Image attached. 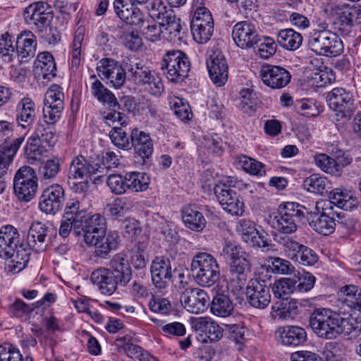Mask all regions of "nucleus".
<instances>
[{
	"instance_id": "obj_1",
	"label": "nucleus",
	"mask_w": 361,
	"mask_h": 361,
	"mask_svg": "<svg viewBox=\"0 0 361 361\" xmlns=\"http://www.w3.org/2000/svg\"><path fill=\"white\" fill-rule=\"evenodd\" d=\"M304 209L305 207L297 202L281 203L276 212L269 216V223L281 233L292 234L297 231L298 224L305 217Z\"/></svg>"
},
{
	"instance_id": "obj_2",
	"label": "nucleus",
	"mask_w": 361,
	"mask_h": 361,
	"mask_svg": "<svg viewBox=\"0 0 361 361\" xmlns=\"http://www.w3.org/2000/svg\"><path fill=\"white\" fill-rule=\"evenodd\" d=\"M190 272L195 281L202 287H211L220 276L216 259L207 252H198L192 259Z\"/></svg>"
},
{
	"instance_id": "obj_3",
	"label": "nucleus",
	"mask_w": 361,
	"mask_h": 361,
	"mask_svg": "<svg viewBox=\"0 0 361 361\" xmlns=\"http://www.w3.org/2000/svg\"><path fill=\"white\" fill-rule=\"evenodd\" d=\"M161 68L169 80L180 82L188 77L190 62L183 51L169 50L163 56Z\"/></svg>"
},
{
	"instance_id": "obj_4",
	"label": "nucleus",
	"mask_w": 361,
	"mask_h": 361,
	"mask_svg": "<svg viewBox=\"0 0 361 361\" xmlns=\"http://www.w3.org/2000/svg\"><path fill=\"white\" fill-rule=\"evenodd\" d=\"M309 323L313 332L318 337L329 340L337 338L338 314L330 309L315 310L310 314Z\"/></svg>"
},
{
	"instance_id": "obj_5",
	"label": "nucleus",
	"mask_w": 361,
	"mask_h": 361,
	"mask_svg": "<svg viewBox=\"0 0 361 361\" xmlns=\"http://www.w3.org/2000/svg\"><path fill=\"white\" fill-rule=\"evenodd\" d=\"M329 107L336 114L337 120L350 119L357 108L351 91L343 87H335L326 97Z\"/></svg>"
},
{
	"instance_id": "obj_6",
	"label": "nucleus",
	"mask_w": 361,
	"mask_h": 361,
	"mask_svg": "<svg viewBox=\"0 0 361 361\" xmlns=\"http://www.w3.org/2000/svg\"><path fill=\"white\" fill-rule=\"evenodd\" d=\"M37 178L32 168L29 166L20 167L13 178V190L20 201L29 202L37 190Z\"/></svg>"
},
{
	"instance_id": "obj_7",
	"label": "nucleus",
	"mask_w": 361,
	"mask_h": 361,
	"mask_svg": "<svg viewBox=\"0 0 361 361\" xmlns=\"http://www.w3.org/2000/svg\"><path fill=\"white\" fill-rule=\"evenodd\" d=\"M231 186H234V180L229 178L226 183L214 185V192L224 210L233 216H240L244 212V203Z\"/></svg>"
},
{
	"instance_id": "obj_8",
	"label": "nucleus",
	"mask_w": 361,
	"mask_h": 361,
	"mask_svg": "<svg viewBox=\"0 0 361 361\" xmlns=\"http://www.w3.org/2000/svg\"><path fill=\"white\" fill-rule=\"evenodd\" d=\"M106 168L102 166L99 158L93 160L92 158H87L79 155L75 157L70 165L68 178L71 179H84L85 177H91L97 175L94 178V182L103 178V174Z\"/></svg>"
},
{
	"instance_id": "obj_9",
	"label": "nucleus",
	"mask_w": 361,
	"mask_h": 361,
	"mask_svg": "<svg viewBox=\"0 0 361 361\" xmlns=\"http://www.w3.org/2000/svg\"><path fill=\"white\" fill-rule=\"evenodd\" d=\"M23 17L27 24L33 25L39 31H43L50 25L54 18V11L47 2L37 1L26 7Z\"/></svg>"
},
{
	"instance_id": "obj_10",
	"label": "nucleus",
	"mask_w": 361,
	"mask_h": 361,
	"mask_svg": "<svg viewBox=\"0 0 361 361\" xmlns=\"http://www.w3.org/2000/svg\"><path fill=\"white\" fill-rule=\"evenodd\" d=\"M247 302L253 307L266 308L271 302V290L265 281L253 279L249 281L246 288Z\"/></svg>"
},
{
	"instance_id": "obj_11",
	"label": "nucleus",
	"mask_w": 361,
	"mask_h": 361,
	"mask_svg": "<svg viewBox=\"0 0 361 361\" xmlns=\"http://www.w3.org/2000/svg\"><path fill=\"white\" fill-rule=\"evenodd\" d=\"M65 200L64 190L59 184L45 188L39 198V207L47 214H55L60 211Z\"/></svg>"
},
{
	"instance_id": "obj_12",
	"label": "nucleus",
	"mask_w": 361,
	"mask_h": 361,
	"mask_svg": "<svg viewBox=\"0 0 361 361\" xmlns=\"http://www.w3.org/2000/svg\"><path fill=\"white\" fill-rule=\"evenodd\" d=\"M99 63L100 65L97 68L99 75L106 79L112 87L116 89L121 87L126 79V71L118 61L108 58L102 59Z\"/></svg>"
},
{
	"instance_id": "obj_13",
	"label": "nucleus",
	"mask_w": 361,
	"mask_h": 361,
	"mask_svg": "<svg viewBox=\"0 0 361 361\" xmlns=\"http://www.w3.org/2000/svg\"><path fill=\"white\" fill-rule=\"evenodd\" d=\"M259 35L255 25L250 21H240L233 27V39L235 44L243 49L255 48Z\"/></svg>"
},
{
	"instance_id": "obj_14",
	"label": "nucleus",
	"mask_w": 361,
	"mask_h": 361,
	"mask_svg": "<svg viewBox=\"0 0 361 361\" xmlns=\"http://www.w3.org/2000/svg\"><path fill=\"white\" fill-rule=\"evenodd\" d=\"M259 75L264 84L272 89L286 87L291 79L290 72L286 68L268 64L262 67Z\"/></svg>"
},
{
	"instance_id": "obj_15",
	"label": "nucleus",
	"mask_w": 361,
	"mask_h": 361,
	"mask_svg": "<svg viewBox=\"0 0 361 361\" xmlns=\"http://www.w3.org/2000/svg\"><path fill=\"white\" fill-rule=\"evenodd\" d=\"M106 220L99 214H94L90 217H85L80 231L82 233L84 242L89 245L97 244L99 238L106 232Z\"/></svg>"
},
{
	"instance_id": "obj_16",
	"label": "nucleus",
	"mask_w": 361,
	"mask_h": 361,
	"mask_svg": "<svg viewBox=\"0 0 361 361\" xmlns=\"http://www.w3.org/2000/svg\"><path fill=\"white\" fill-rule=\"evenodd\" d=\"M209 77L216 87L224 86L228 80V65L224 54L213 51L207 61Z\"/></svg>"
},
{
	"instance_id": "obj_17",
	"label": "nucleus",
	"mask_w": 361,
	"mask_h": 361,
	"mask_svg": "<svg viewBox=\"0 0 361 361\" xmlns=\"http://www.w3.org/2000/svg\"><path fill=\"white\" fill-rule=\"evenodd\" d=\"M180 300L187 311L200 314L206 309L209 299L204 290L199 288H188L183 292Z\"/></svg>"
},
{
	"instance_id": "obj_18",
	"label": "nucleus",
	"mask_w": 361,
	"mask_h": 361,
	"mask_svg": "<svg viewBox=\"0 0 361 361\" xmlns=\"http://www.w3.org/2000/svg\"><path fill=\"white\" fill-rule=\"evenodd\" d=\"M128 0H115L114 9L118 17L127 25L142 27L146 21L145 14L137 8L129 4Z\"/></svg>"
},
{
	"instance_id": "obj_19",
	"label": "nucleus",
	"mask_w": 361,
	"mask_h": 361,
	"mask_svg": "<svg viewBox=\"0 0 361 361\" xmlns=\"http://www.w3.org/2000/svg\"><path fill=\"white\" fill-rule=\"evenodd\" d=\"M107 270L120 286H126L132 279V269L127 259V255L123 252L114 255L109 262V268Z\"/></svg>"
},
{
	"instance_id": "obj_20",
	"label": "nucleus",
	"mask_w": 361,
	"mask_h": 361,
	"mask_svg": "<svg viewBox=\"0 0 361 361\" xmlns=\"http://www.w3.org/2000/svg\"><path fill=\"white\" fill-rule=\"evenodd\" d=\"M150 272L153 284L159 289L166 288L172 277L170 260L163 256L156 257L152 262Z\"/></svg>"
},
{
	"instance_id": "obj_21",
	"label": "nucleus",
	"mask_w": 361,
	"mask_h": 361,
	"mask_svg": "<svg viewBox=\"0 0 361 361\" xmlns=\"http://www.w3.org/2000/svg\"><path fill=\"white\" fill-rule=\"evenodd\" d=\"M50 228L44 224L37 221L32 224L27 236V246L36 252H41L46 250L49 235Z\"/></svg>"
},
{
	"instance_id": "obj_22",
	"label": "nucleus",
	"mask_w": 361,
	"mask_h": 361,
	"mask_svg": "<svg viewBox=\"0 0 361 361\" xmlns=\"http://www.w3.org/2000/svg\"><path fill=\"white\" fill-rule=\"evenodd\" d=\"M278 341L283 345L297 347L307 341V333L304 328L298 326H284L275 333Z\"/></svg>"
},
{
	"instance_id": "obj_23",
	"label": "nucleus",
	"mask_w": 361,
	"mask_h": 361,
	"mask_svg": "<svg viewBox=\"0 0 361 361\" xmlns=\"http://www.w3.org/2000/svg\"><path fill=\"white\" fill-rule=\"evenodd\" d=\"M20 235L18 230L11 225L0 229V257L8 259L13 257L15 250L19 243Z\"/></svg>"
},
{
	"instance_id": "obj_24",
	"label": "nucleus",
	"mask_w": 361,
	"mask_h": 361,
	"mask_svg": "<svg viewBox=\"0 0 361 361\" xmlns=\"http://www.w3.org/2000/svg\"><path fill=\"white\" fill-rule=\"evenodd\" d=\"M36 47V37L31 31L21 32L16 42V53L20 61L26 62L33 58L35 55Z\"/></svg>"
},
{
	"instance_id": "obj_25",
	"label": "nucleus",
	"mask_w": 361,
	"mask_h": 361,
	"mask_svg": "<svg viewBox=\"0 0 361 361\" xmlns=\"http://www.w3.org/2000/svg\"><path fill=\"white\" fill-rule=\"evenodd\" d=\"M336 212L327 213L322 209L319 214H314L310 221V227L319 234L329 235L335 231L336 223L335 219Z\"/></svg>"
},
{
	"instance_id": "obj_26",
	"label": "nucleus",
	"mask_w": 361,
	"mask_h": 361,
	"mask_svg": "<svg viewBox=\"0 0 361 361\" xmlns=\"http://www.w3.org/2000/svg\"><path fill=\"white\" fill-rule=\"evenodd\" d=\"M131 148L134 147L135 154L143 161L148 159L153 153V143L149 134L134 128L130 135Z\"/></svg>"
},
{
	"instance_id": "obj_27",
	"label": "nucleus",
	"mask_w": 361,
	"mask_h": 361,
	"mask_svg": "<svg viewBox=\"0 0 361 361\" xmlns=\"http://www.w3.org/2000/svg\"><path fill=\"white\" fill-rule=\"evenodd\" d=\"M90 279L95 284L100 293L103 295H111L120 285L115 280L109 271L105 268L98 269L94 271Z\"/></svg>"
},
{
	"instance_id": "obj_28",
	"label": "nucleus",
	"mask_w": 361,
	"mask_h": 361,
	"mask_svg": "<svg viewBox=\"0 0 361 361\" xmlns=\"http://www.w3.org/2000/svg\"><path fill=\"white\" fill-rule=\"evenodd\" d=\"M192 327L205 335L204 341L208 339L210 342H216L223 336L224 329L209 317L197 319L193 322Z\"/></svg>"
},
{
	"instance_id": "obj_29",
	"label": "nucleus",
	"mask_w": 361,
	"mask_h": 361,
	"mask_svg": "<svg viewBox=\"0 0 361 361\" xmlns=\"http://www.w3.org/2000/svg\"><path fill=\"white\" fill-rule=\"evenodd\" d=\"M16 121L23 128L30 126L34 121L36 111L35 104L29 97L23 98L16 107Z\"/></svg>"
},
{
	"instance_id": "obj_30",
	"label": "nucleus",
	"mask_w": 361,
	"mask_h": 361,
	"mask_svg": "<svg viewBox=\"0 0 361 361\" xmlns=\"http://www.w3.org/2000/svg\"><path fill=\"white\" fill-rule=\"evenodd\" d=\"M361 11L356 8H345L338 13V17L334 23L335 29L343 36H347L351 32L354 22Z\"/></svg>"
},
{
	"instance_id": "obj_31",
	"label": "nucleus",
	"mask_w": 361,
	"mask_h": 361,
	"mask_svg": "<svg viewBox=\"0 0 361 361\" xmlns=\"http://www.w3.org/2000/svg\"><path fill=\"white\" fill-rule=\"evenodd\" d=\"M120 241V236L117 231H109L106 234L105 232L104 235L99 238L97 244L92 245L96 246V256L106 258L111 250L117 249Z\"/></svg>"
},
{
	"instance_id": "obj_32",
	"label": "nucleus",
	"mask_w": 361,
	"mask_h": 361,
	"mask_svg": "<svg viewBox=\"0 0 361 361\" xmlns=\"http://www.w3.org/2000/svg\"><path fill=\"white\" fill-rule=\"evenodd\" d=\"M182 219L186 227L195 231H201L206 226V219L202 214L192 207L183 209Z\"/></svg>"
},
{
	"instance_id": "obj_33",
	"label": "nucleus",
	"mask_w": 361,
	"mask_h": 361,
	"mask_svg": "<svg viewBox=\"0 0 361 361\" xmlns=\"http://www.w3.org/2000/svg\"><path fill=\"white\" fill-rule=\"evenodd\" d=\"M23 141L24 137H17L10 146L4 148V150H0V178H4L9 165Z\"/></svg>"
},
{
	"instance_id": "obj_34",
	"label": "nucleus",
	"mask_w": 361,
	"mask_h": 361,
	"mask_svg": "<svg viewBox=\"0 0 361 361\" xmlns=\"http://www.w3.org/2000/svg\"><path fill=\"white\" fill-rule=\"evenodd\" d=\"M276 41L283 48L293 51L301 46L302 37L293 29H285L279 32Z\"/></svg>"
},
{
	"instance_id": "obj_35",
	"label": "nucleus",
	"mask_w": 361,
	"mask_h": 361,
	"mask_svg": "<svg viewBox=\"0 0 361 361\" xmlns=\"http://www.w3.org/2000/svg\"><path fill=\"white\" fill-rule=\"evenodd\" d=\"M338 329L337 337L343 334L345 336L355 338L361 334V322L356 318L348 316V317H341L338 314Z\"/></svg>"
},
{
	"instance_id": "obj_36",
	"label": "nucleus",
	"mask_w": 361,
	"mask_h": 361,
	"mask_svg": "<svg viewBox=\"0 0 361 361\" xmlns=\"http://www.w3.org/2000/svg\"><path fill=\"white\" fill-rule=\"evenodd\" d=\"M250 270V262L245 256L235 257L231 261L230 272L233 276L232 280L236 278L238 286L240 288L246 281L245 272Z\"/></svg>"
},
{
	"instance_id": "obj_37",
	"label": "nucleus",
	"mask_w": 361,
	"mask_h": 361,
	"mask_svg": "<svg viewBox=\"0 0 361 361\" xmlns=\"http://www.w3.org/2000/svg\"><path fill=\"white\" fill-rule=\"evenodd\" d=\"M329 30L326 26L319 25L318 29L313 30L309 37L308 44L312 51L317 54L321 55L322 49L325 47L326 39L328 37Z\"/></svg>"
},
{
	"instance_id": "obj_38",
	"label": "nucleus",
	"mask_w": 361,
	"mask_h": 361,
	"mask_svg": "<svg viewBox=\"0 0 361 361\" xmlns=\"http://www.w3.org/2000/svg\"><path fill=\"white\" fill-rule=\"evenodd\" d=\"M233 305L229 298L223 294L216 295L211 303V312L216 316L226 317L231 314Z\"/></svg>"
},
{
	"instance_id": "obj_39",
	"label": "nucleus",
	"mask_w": 361,
	"mask_h": 361,
	"mask_svg": "<svg viewBox=\"0 0 361 361\" xmlns=\"http://www.w3.org/2000/svg\"><path fill=\"white\" fill-rule=\"evenodd\" d=\"M255 53L260 58L268 59L275 54L277 45L274 39L270 37L259 35L258 39L255 42Z\"/></svg>"
},
{
	"instance_id": "obj_40",
	"label": "nucleus",
	"mask_w": 361,
	"mask_h": 361,
	"mask_svg": "<svg viewBox=\"0 0 361 361\" xmlns=\"http://www.w3.org/2000/svg\"><path fill=\"white\" fill-rule=\"evenodd\" d=\"M272 310L276 312V316L281 319L293 318L299 312L298 302L295 300H283L277 302Z\"/></svg>"
},
{
	"instance_id": "obj_41",
	"label": "nucleus",
	"mask_w": 361,
	"mask_h": 361,
	"mask_svg": "<svg viewBox=\"0 0 361 361\" xmlns=\"http://www.w3.org/2000/svg\"><path fill=\"white\" fill-rule=\"evenodd\" d=\"M128 189L134 192L145 191L148 188L149 176L142 172L132 171L126 173Z\"/></svg>"
},
{
	"instance_id": "obj_42",
	"label": "nucleus",
	"mask_w": 361,
	"mask_h": 361,
	"mask_svg": "<svg viewBox=\"0 0 361 361\" xmlns=\"http://www.w3.org/2000/svg\"><path fill=\"white\" fill-rule=\"evenodd\" d=\"M338 300L354 307L361 300V288L355 285H347L341 288L338 293Z\"/></svg>"
},
{
	"instance_id": "obj_43",
	"label": "nucleus",
	"mask_w": 361,
	"mask_h": 361,
	"mask_svg": "<svg viewBox=\"0 0 361 361\" xmlns=\"http://www.w3.org/2000/svg\"><path fill=\"white\" fill-rule=\"evenodd\" d=\"M325 47L322 49V56H336L343 51V44L341 38L335 32L329 30L328 37L326 39Z\"/></svg>"
},
{
	"instance_id": "obj_44",
	"label": "nucleus",
	"mask_w": 361,
	"mask_h": 361,
	"mask_svg": "<svg viewBox=\"0 0 361 361\" xmlns=\"http://www.w3.org/2000/svg\"><path fill=\"white\" fill-rule=\"evenodd\" d=\"M14 42V37L8 32L0 36V56L5 62H11L16 56Z\"/></svg>"
},
{
	"instance_id": "obj_45",
	"label": "nucleus",
	"mask_w": 361,
	"mask_h": 361,
	"mask_svg": "<svg viewBox=\"0 0 361 361\" xmlns=\"http://www.w3.org/2000/svg\"><path fill=\"white\" fill-rule=\"evenodd\" d=\"M61 171L60 160L54 157L42 163L39 173L42 181L54 180Z\"/></svg>"
},
{
	"instance_id": "obj_46",
	"label": "nucleus",
	"mask_w": 361,
	"mask_h": 361,
	"mask_svg": "<svg viewBox=\"0 0 361 361\" xmlns=\"http://www.w3.org/2000/svg\"><path fill=\"white\" fill-rule=\"evenodd\" d=\"M295 281L288 278L277 280L274 283L272 291L276 298L288 300L289 295L295 289Z\"/></svg>"
},
{
	"instance_id": "obj_47",
	"label": "nucleus",
	"mask_w": 361,
	"mask_h": 361,
	"mask_svg": "<svg viewBox=\"0 0 361 361\" xmlns=\"http://www.w3.org/2000/svg\"><path fill=\"white\" fill-rule=\"evenodd\" d=\"M147 245L145 242H136L130 250V259L133 266L137 269L145 267L147 257L145 250Z\"/></svg>"
},
{
	"instance_id": "obj_48",
	"label": "nucleus",
	"mask_w": 361,
	"mask_h": 361,
	"mask_svg": "<svg viewBox=\"0 0 361 361\" xmlns=\"http://www.w3.org/2000/svg\"><path fill=\"white\" fill-rule=\"evenodd\" d=\"M145 23L142 28V32L145 36L146 39L155 42L161 38V34L164 33V27H162L161 21L159 23H156L153 19H149L148 16L145 15Z\"/></svg>"
},
{
	"instance_id": "obj_49",
	"label": "nucleus",
	"mask_w": 361,
	"mask_h": 361,
	"mask_svg": "<svg viewBox=\"0 0 361 361\" xmlns=\"http://www.w3.org/2000/svg\"><path fill=\"white\" fill-rule=\"evenodd\" d=\"M128 72L130 73L133 82L138 86L143 87L154 74L149 67L141 63H136L135 68L131 67Z\"/></svg>"
},
{
	"instance_id": "obj_50",
	"label": "nucleus",
	"mask_w": 361,
	"mask_h": 361,
	"mask_svg": "<svg viewBox=\"0 0 361 361\" xmlns=\"http://www.w3.org/2000/svg\"><path fill=\"white\" fill-rule=\"evenodd\" d=\"M329 182L324 176L314 173L304 181V188L309 192L323 195Z\"/></svg>"
},
{
	"instance_id": "obj_51",
	"label": "nucleus",
	"mask_w": 361,
	"mask_h": 361,
	"mask_svg": "<svg viewBox=\"0 0 361 361\" xmlns=\"http://www.w3.org/2000/svg\"><path fill=\"white\" fill-rule=\"evenodd\" d=\"M161 24L164 32H168L171 38L178 37L183 27L181 20L176 18L173 11H169L168 16L161 20Z\"/></svg>"
},
{
	"instance_id": "obj_52",
	"label": "nucleus",
	"mask_w": 361,
	"mask_h": 361,
	"mask_svg": "<svg viewBox=\"0 0 361 361\" xmlns=\"http://www.w3.org/2000/svg\"><path fill=\"white\" fill-rule=\"evenodd\" d=\"M32 138L39 141L41 145L47 149L51 147L54 143V134L49 127L42 124H38L35 128L34 133L31 135Z\"/></svg>"
},
{
	"instance_id": "obj_53",
	"label": "nucleus",
	"mask_w": 361,
	"mask_h": 361,
	"mask_svg": "<svg viewBox=\"0 0 361 361\" xmlns=\"http://www.w3.org/2000/svg\"><path fill=\"white\" fill-rule=\"evenodd\" d=\"M240 94L241 97V109L244 113L252 116L256 111L257 106V99L255 94L250 89H243Z\"/></svg>"
},
{
	"instance_id": "obj_54",
	"label": "nucleus",
	"mask_w": 361,
	"mask_h": 361,
	"mask_svg": "<svg viewBox=\"0 0 361 361\" xmlns=\"http://www.w3.org/2000/svg\"><path fill=\"white\" fill-rule=\"evenodd\" d=\"M314 161L323 171L336 176H341V170L336 168L335 159L326 154H319L314 157Z\"/></svg>"
},
{
	"instance_id": "obj_55",
	"label": "nucleus",
	"mask_w": 361,
	"mask_h": 361,
	"mask_svg": "<svg viewBox=\"0 0 361 361\" xmlns=\"http://www.w3.org/2000/svg\"><path fill=\"white\" fill-rule=\"evenodd\" d=\"M193 39L197 43L203 44L209 40L214 31V24L197 25V23L190 25Z\"/></svg>"
},
{
	"instance_id": "obj_56",
	"label": "nucleus",
	"mask_w": 361,
	"mask_h": 361,
	"mask_svg": "<svg viewBox=\"0 0 361 361\" xmlns=\"http://www.w3.org/2000/svg\"><path fill=\"white\" fill-rule=\"evenodd\" d=\"M47 150L48 149L41 145L39 141L30 136L25 147V155L27 159L36 161L39 159Z\"/></svg>"
},
{
	"instance_id": "obj_57",
	"label": "nucleus",
	"mask_w": 361,
	"mask_h": 361,
	"mask_svg": "<svg viewBox=\"0 0 361 361\" xmlns=\"http://www.w3.org/2000/svg\"><path fill=\"white\" fill-rule=\"evenodd\" d=\"M283 244L287 256L293 261L299 263L304 251L302 248H305L306 245L289 238L284 239Z\"/></svg>"
},
{
	"instance_id": "obj_58",
	"label": "nucleus",
	"mask_w": 361,
	"mask_h": 361,
	"mask_svg": "<svg viewBox=\"0 0 361 361\" xmlns=\"http://www.w3.org/2000/svg\"><path fill=\"white\" fill-rule=\"evenodd\" d=\"M107 185L111 191L116 195H122L128 189L126 174H111L107 178Z\"/></svg>"
},
{
	"instance_id": "obj_59",
	"label": "nucleus",
	"mask_w": 361,
	"mask_h": 361,
	"mask_svg": "<svg viewBox=\"0 0 361 361\" xmlns=\"http://www.w3.org/2000/svg\"><path fill=\"white\" fill-rule=\"evenodd\" d=\"M224 331L228 338L236 343L242 344L245 341V334L247 329L241 324H224Z\"/></svg>"
},
{
	"instance_id": "obj_60",
	"label": "nucleus",
	"mask_w": 361,
	"mask_h": 361,
	"mask_svg": "<svg viewBox=\"0 0 361 361\" xmlns=\"http://www.w3.org/2000/svg\"><path fill=\"white\" fill-rule=\"evenodd\" d=\"M109 137L113 144L122 149H131L130 141L127 133L118 127H114L109 133Z\"/></svg>"
},
{
	"instance_id": "obj_61",
	"label": "nucleus",
	"mask_w": 361,
	"mask_h": 361,
	"mask_svg": "<svg viewBox=\"0 0 361 361\" xmlns=\"http://www.w3.org/2000/svg\"><path fill=\"white\" fill-rule=\"evenodd\" d=\"M84 39V32L82 29L78 28L73 38L71 44V63L73 66L78 67L80 61L81 46Z\"/></svg>"
},
{
	"instance_id": "obj_62",
	"label": "nucleus",
	"mask_w": 361,
	"mask_h": 361,
	"mask_svg": "<svg viewBox=\"0 0 361 361\" xmlns=\"http://www.w3.org/2000/svg\"><path fill=\"white\" fill-rule=\"evenodd\" d=\"M64 94L62 87L58 85H52L44 95V104L63 106Z\"/></svg>"
},
{
	"instance_id": "obj_63",
	"label": "nucleus",
	"mask_w": 361,
	"mask_h": 361,
	"mask_svg": "<svg viewBox=\"0 0 361 361\" xmlns=\"http://www.w3.org/2000/svg\"><path fill=\"white\" fill-rule=\"evenodd\" d=\"M119 39L122 41L125 47L131 51H137L142 44L141 37L137 32L134 30L121 32Z\"/></svg>"
},
{
	"instance_id": "obj_64",
	"label": "nucleus",
	"mask_w": 361,
	"mask_h": 361,
	"mask_svg": "<svg viewBox=\"0 0 361 361\" xmlns=\"http://www.w3.org/2000/svg\"><path fill=\"white\" fill-rule=\"evenodd\" d=\"M240 161L247 173L260 176L265 174L264 165L262 163L246 156L243 157Z\"/></svg>"
}]
</instances>
